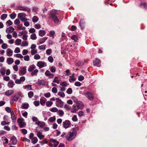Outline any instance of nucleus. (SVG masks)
<instances>
[{
  "label": "nucleus",
  "instance_id": "obj_21",
  "mask_svg": "<svg viewBox=\"0 0 147 147\" xmlns=\"http://www.w3.org/2000/svg\"><path fill=\"white\" fill-rule=\"evenodd\" d=\"M11 140L12 141V144L13 145H15L17 143V140L16 137L14 136H12L11 138Z\"/></svg>",
  "mask_w": 147,
  "mask_h": 147
},
{
  "label": "nucleus",
  "instance_id": "obj_54",
  "mask_svg": "<svg viewBox=\"0 0 147 147\" xmlns=\"http://www.w3.org/2000/svg\"><path fill=\"white\" fill-rule=\"evenodd\" d=\"M66 92L68 94H71L72 92V90L71 88H69L67 89Z\"/></svg>",
  "mask_w": 147,
  "mask_h": 147
},
{
  "label": "nucleus",
  "instance_id": "obj_47",
  "mask_svg": "<svg viewBox=\"0 0 147 147\" xmlns=\"http://www.w3.org/2000/svg\"><path fill=\"white\" fill-rule=\"evenodd\" d=\"M57 94L63 98L65 96L64 93L61 92H58Z\"/></svg>",
  "mask_w": 147,
  "mask_h": 147
},
{
  "label": "nucleus",
  "instance_id": "obj_40",
  "mask_svg": "<svg viewBox=\"0 0 147 147\" xmlns=\"http://www.w3.org/2000/svg\"><path fill=\"white\" fill-rule=\"evenodd\" d=\"M30 38L33 40H35L37 38L36 34L35 33H33L31 34L30 36Z\"/></svg>",
  "mask_w": 147,
  "mask_h": 147
},
{
  "label": "nucleus",
  "instance_id": "obj_9",
  "mask_svg": "<svg viewBox=\"0 0 147 147\" xmlns=\"http://www.w3.org/2000/svg\"><path fill=\"white\" fill-rule=\"evenodd\" d=\"M36 133L37 136L40 140L42 139L44 137V135L42 134V132L40 131H36Z\"/></svg>",
  "mask_w": 147,
  "mask_h": 147
},
{
  "label": "nucleus",
  "instance_id": "obj_19",
  "mask_svg": "<svg viewBox=\"0 0 147 147\" xmlns=\"http://www.w3.org/2000/svg\"><path fill=\"white\" fill-rule=\"evenodd\" d=\"M36 123L41 127H43L45 125V123L44 122L38 121L36 122Z\"/></svg>",
  "mask_w": 147,
  "mask_h": 147
},
{
  "label": "nucleus",
  "instance_id": "obj_24",
  "mask_svg": "<svg viewBox=\"0 0 147 147\" xmlns=\"http://www.w3.org/2000/svg\"><path fill=\"white\" fill-rule=\"evenodd\" d=\"M47 37H44L43 38L40 39L38 41L39 42L40 44H42L47 39Z\"/></svg>",
  "mask_w": 147,
  "mask_h": 147
},
{
  "label": "nucleus",
  "instance_id": "obj_51",
  "mask_svg": "<svg viewBox=\"0 0 147 147\" xmlns=\"http://www.w3.org/2000/svg\"><path fill=\"white\" fill-rule=\"evenodd\" d=\"M1 47L3 49H6L8 47V46L6 43H3L1 45Z\"/></svg>",
  "mask_w": 147,
  "mask_h": 147
},
{
  "label": "nucleus",
  "instance_id": "obj_6",
  "mask_svg": "<svg viewBox=\"0 0 147 147\" xmlns=\"http://www.w3.org/2000/svg\"><path fill=\"white\" fill-rule=\"evenodd\" d=\"M26 67L24 66L22 67V68L19 71V74L20 76L23 75H24L26 72Z\"/></svg>",
  "mask_w": 147,
  "mask_h": 147
},
{
  "label": "nucleus",
  "instance_id": "obj_59",
  "mask_svg": "<svg viewBox=\"0 0 147 147\" xmlns=\"http://www.w3.org/2000/svg\"><path fill=\"white\" fill-rule=\"evenodd\" d=\"M2 140H4L5 141V143L7 144L8 142V140L5 136L1 138Z\"/></svg>",
  "mask_w": 147,
  "mask_h": 147
},
{
  "label": "nucleus",
  "instance_id": "obj_5",
  "mask_svg": "<svg viewBox=\"0 0 147 147\" xmlns=\"http://www.w3.org/2000/svg\"><path fill=\"white\" fill-rule=\"evenodd\" d=\"M37 66H38L39 68H41L44 66H46L47 64L46 63L43 61H38L37 63Z\"/></svg>",
  "mask_w": 147,
  "mask_h": 147
},
{
  "label": "nucleus",
  "instance_id": "obj_14",
  "mask_svg": "<svg viewBox=\"0 0 147 147\" xmlns=\"http://www.w3.org/2000/svg\"><path fill=\"white\" fill-rule=\"evenodd\" d=\"M7 55L9 56H11L13 55V51L10 49L8 48L6 50Z\"/></svg>",
  "mask_w": 147,
  "mask_h": 147
},
{
  "label": "nucleus",
  "instance_id": "obj_27",
  "mask_svg": "<svg viewBox=\"0 0 147 147\" xmlns=\"http://www.w3.org/2000/svg\"><path fill=\"white\" fill-rule=\"evenodd\" d=\"M29 107L28 104H22L21 107V108L23 109H27Z\"/></svg>",
  "mask_w": 147,
  "mask_h": 147
},
{
  "label": "nucleus",
  "instance_id": "obj_35",
  "mask_svg": "<svg viewBox=\"0 0 147 147\" xmlns=\"http://www.w3.org/2000/svg\"><path fill=\"white\" fill-rule=\"evenodd\" d=\"M71 38L72 40H74L76 42H77L78 40V36L76 35H74L71 37Z\"/></svg>",
  "mask_w": 147,
  "mask_h": 147
},
{
  "label": "nucleus",
  "instance_id": "obj_48",
  "mask_svg": "<svg viewBox=\"0 0 147 147\" xmlns=\"http://www.w3.org/2000/svg\"><path fill=\"white\" fill-rule=\"evenodd\" d=\"M16 97H18V99L20 97H22V93L20 92H19L15 94Z\"/></svg>",
  "mask_w": 147,
  "mask_h": 147
},
{
  "label": "nucleus",
  "instance_id": "obj_32",
  "mask_svg": "<svg viewBox=\"0 0 147 147\" xmlns=\"http://www.w3.org/2000/svg\"><path fill=\"white\" fill-rule=\"evenodd\" d=\"M57 114L60 116L62 117L63 116L64 114L63 111L62 110H59L57 111Z\"/></svg>",
  "mask_w": 147,
  "mask_h": 147
},
{
  "label": "nucleus",
  "instance_id": "obj_61",
  "mask_svg": "<svg viewBox=\"0 0 147 147\" xmlns=\"http://www.w3.org/2000/svg\"><path fill=\"white\" fill-rule=\"evenodd\" d=\"M64 108L66 110H68L70 109L71 107H70V106L67 104H65L64 105Z\"/></svg>",
  "mask_w": 147,
  "mask_h": 147
},
{
  "label": "nucleus",
  "instance_id": "obj_57",
  "mask_svg": "<svg viewBox=\"0 0 147 147\" xmlns=\"http://www.w3.org/2000/svg\"><path fill=\"white\" fill-rule=\"evenodd\" d=\"M20 23V21L18 19H16L14 21V23L15 24L18 25Z\"/></svg>",
  "mask_w": 147,
  "mask_h": 147
},
{
  "label": "nucleus",
  "instance_id": "obj_44",
  "mask_svg": "<svg viewBox=\"0 0 147 147\" xmlns=\"http://www.w3.org/2000/svg\"><path fill=\"white\" fill-rule=\"evenodd\" d=\"M50 111L52 112H56L58 111V109L56 107H53L49 109Z\"/></svg>",
  "mask_w": 147,
  "mask_h": 147
},
{
  "label": "nucleus",
  "instance_id": "obj_45",
  "mask_svg": "<svg viewBox=\"0 0 147 147\" xmlns=\"http://www.w3.org/2000/svg\"><path fill=\"white\" fill-rule=\"evenodd\" d=\"M11 99H12V100H13V101H14L15 102L17 101L18 99V97H16L15 95H14L12 96Z\"/></svg>",
  "mask_w": 147,
  "mask_h": 147
},
{
  "label": "nucleus",
  "instance_id": "obj_53",
  "mask_svg": "<svg viewBox=\"0 0 147 147\" xmlns=\"http://www.w3.org/2000/svg\"><path fill=\"white\" fill-rule=\"evenodd\" d=\"M10 16L11 19H13L16 18V14L15 13H12L10 14Z\"/></svg>",
  "mask_w": 147,
  "mask_h": 147
},
{
  "label": "nucleus",
  "instance_id": "obj_20",
  "mask_svg": "<svg viewBox=\"0 0 147 147\" xmlns=\"http://www.w3.org/2000/svg\"><path fill=\"white\" fill-rule=\"evenodd\" d=\"M11 118L12 121L13 122H15L16 119V117L13 111L11 112Z\"/></svg>",
  "mask_w": 147,
  "mask_h": 147
},
{
  "label": "nucleus",
  "instance_id": "obj_37",
  "mask_svg": "<svg viewBox=\"0 0 147 147\" xmlns=\"http://www.w3.org/2000/svg\"><path fill=\"white\" fill-rule=\"evenodd\" d=\"M7 14H3L1 16V20H4L7 17Z\"/></svg>",
  "mask_w": 147,
  "mask_h": 147
},
{
  "label": "nucleus",
  "instance_id": "obj_49",
  "mask_svg": "<svg viewBox=\"0 0 147 147\" xmlns=\"http://www.w3.org/2000/svg\"><path fill=\"white\" fill-rule=\"evenodd\" d=\"M28 95L29 98H32L34 96L33 92L32 91L29 92L28 93Z\"/></svg>",
  "mask_w": 147,
  "mask_h": 147
},
{
  "label": "nucleus",
  "instance_id": "obj_62",
  "mask_svg": "<svg viewBox=\"0 0 147 147\" xmlns=\"http://www.w3.org/2000/svg\"><path fill=\"white\" fill-rule=\"evenodd\" d=\"M37 53V50L35 49L32 50L31 51V53L32 55H34L35 53Z\"/></svg>",
  "mask_w": 147,
  "mask_h": 147
},
{
  "label": "nucleus",
  "instance_id": "obj_52",
  "mask_svg": "<svg viewBox=\"0 0 147 147\" xmlns=\"http://www.w3.org/2000/svg\"><path fill=\"white\" fill-rule=\"evenodd\" d=\"M46 45H43L38 46V48L40 50L45 49Z\"/></svg>",
  "mask_w": 147,
  "mask_h": 147
},
{
  "label": "nucleus",
  "instance_id": "obj_36",
  "mask_svg": "<svg viewBox=\"0 0 147 147\" xmlns=\"http://www.w3.org/2000/svg\"><path fill=\"white\" fill-rule=\"evenodd\" d=\"M38 18L36 16H34L32 18V21L33 22L36 23L38 22Z\"/></svg>",
  "mask_w": 147,
  "mask_h": 147
},
{
  "label": "nucleus",
  "instance_id": "obj_2",
  "mask_svg": "<svg viewBox=\"0 0 147 147\" xmlns=\"http://www.w3.org/2000/svg\"><path fill=\"white\" fill-rule=\"evenodd\" d=\"M56 11H53L51 13L52 18L54 23H57L59 22V20L56 16Z\"/></svg>",
  "mask_w": 147,
  "mask_h": 147
},
{
  "label": "nucleus",
  "instance_id": "obj_41",
  "mask_svg": "<svg viewBox=\"0 0 147 147\" xmlns=\"http://www.w3.org/2000/svg\"><path fill=\"white\" fill-rule=\"evenodd\" d=\"M53 102L51 101H48L46 103V105L47 107H50L53 104Z\"/></svg>",
  "mask_w": 147,
  "mask_h": 147
},
{
  "label": "nucleus",
  "instance_id": "obj_3",
  "mask_svg": "<svg viewBox=\"0 0 147 147\" xmlns=\"http://www.w3.org/2000/svg\"><path fill=\"white\" fill-rule=\"evenodd\" d=\"M70 124L71 123L70 121L68 120H65L62 123L63 126L65 129L69 128Z\"/></svg>",
  "mask_w": 147,
  "mask_h": 147
},
{
  "label": "nucleus",
  "instance_id": "obj_25",
  "mask_svg": "<svg viewBox=\"0 0 147 147\" xmlns=\"http://www.w3.org/2000/svg\"><path fill=\"white\" fill-rule=\"evenodd\" d=\"M46 100V98L44 97L41 98L40 100V104L42 105H44L45 102Z\"/></svg>",
  "mask_w": 147,
  "mask_h": 147
},
{
  "label": "nucleus",
  "instance_id": "obj_12",
  "mask_svg": "<svg viewBox=\"0 0 147 147\" xmlns=\"http://www.w3.org/2000/svg\"><path fill=\"white\" fill-rule=\"evenodd\" d=\"M36 68V67L35 65L34 64H33L29 66L28 71L29 72H32Z\"/></svg>",
  "mask_w": 147,
  "mask_h": 147
},
{
  "label": "nucleus",
  "instance_id": "obj_7",
  "mask_svg": "<svg viewBox=\"0 0 147 147\" xmlns=\"http://www.w3.org/2000/svg\"><path fill=\"white\" fill-rule=\"evenodd\" d=\"M85 96L90 100H92L94 98V97L92 94L90 92H86L85 94Z\"/></svg>",
  "mask_w": 147,
  "mask_h": 147
},
{
  "label": "nucleus",
  "instance_id": "obj_33",
  "mask_svg": "<svg viewBox=\"0 0 147 147\" xmlns=\"http://www.w3.org/2000/svg\"><path fill=\"white\" fill-rule=\"evenodd\" d=\"M31 142L33 144H35L38 141V139L36 137H33L32 139Z\"/></svg>",
  "mask_w": 147,
  "mask_h": 147
},
{
  "label": "nucleus",
  "instance_id": "obj_11",
  "mask_svg": "<svg viewBox=\"0 0 147 147\" xmlns=\"http://www.w3.org/2000/svg\"><path fill=\"white\" fill-rule=\"evenodd\" d=\"M18 8L19 10L27 11L28 13L30 12V9L27 7H24L22 6H18Z\"/></svg>",
  "mask_w": 147,
  "mask_h": 147
},
{
  "label": "nucleus",
  "instance_id": "obj_22",
  "mask_svg": "<svg viewBox=\"0 0 147 147\" xmlns=\"http://www.w3.org/2000/svg\"><path fill=\"white\" fill-rule=\"evenodd\" d=\"M46 32L45 30H40L38 32V35L40 36H43L45 35Z\"/></svg>",
  "mask_w": 147,
  "mask_h": 147
},
{
  "label": "nucleus",
  "instance_id": "obj_8",
  "mask_svg": "<svg viewBox=\"0 0 147 147\" xmlns=\"http://www.w3.org/2000/svg\"><path fill=\"white\" fill-rule=\"evenodd\" d=\"M49 141L53 143V146L54 147H57L59 144V142L58 141L53 138L50 139Z\"/></svg>",
  "mask_w": 147,
  "mask_h": 147
},
{
  "label": "nucleus",
  "instance_id": "obj_15",
  "mask_svg": "<svg viewBox=\"0 0 147 147\" xmlns=\"http://www.w3.org/2000/svg\"><path fill=\"white\" fill-rule=\"evenodd\" d=\"M15 84L13 81L12 80H10L8 82L7 86L9 88H12Z\"/></svg>",
  "mask_w": 147,
  "mask_h": 147
},
{
  "label": "nucleus",
  "instance_id": "obj_60",
  "mask_svg": "<svg viewBox=\"0 0 147 147\" xmlns=\"http://www.w3.org/2000/svg\"><path fill=\"white\" fill-rule=\"evenodd\" d=\"M52 92L54 93H56L57 92V88L55 87H53L52 89Z\"/></svg>",
  "mask_w": 147,
  "mask_h": 147
},
{
  "label": "nucleus",
  "instance_id": "obj_18",
  "mask_svg": "<svg viewBox=\"0 0 147 147\" xmlns=\"http://www.w3.org/2000/svg\"><path fill=\"white\" fill-rule=\"evenodd\" d=\"M14 93V91L13 90H9L7 91L5 93V94L7 96H10L13 94Z\"/></svg>",
  "mask_w": 147,
  "mask_h": 147
},
{
  "label": "nucleus",
  "instance_id": "obj_46",
  "mask_svg": "<svg viewBox=\"0 0 147 147\" xmlns=\"http://www.w3.org/2000/svg\"><path fill=\"white\" fill-rule=\"evenodd\" d=\"M53 82L59 84V80H58L57 77H55Z\"/></svg>",
  "mask_w": 147,
  "mask_h": 147
},
{
  "label": "nucleus",
  "instance_id": "obj_13",
  "mask_svg": "<svg viewBox=\"0 0 147 147\" xmlns=\"http://www.w3.org/2000/svg\"><path fill=\"white\" fill-rule=\"evenodd\" d=\"M38 85L45 86L46 84V81L44 80H38L37 82Z\"/></svg>",
  "mask_w": 147,
  "mask_h": 147
},
{
  "label": "nucleus",
  "instance_id": "obj_28",
  "mask_svg": "<svg viewBox=\"0 0 147 147\" xmlns=\"http://www.w3.org/2000/svg\"><path fill=\"white\" fill-rule=\"evenodd\" d=\"M5 67H2L0 69V73L3 76L5 75Z\"/></svg>",
  "mask_w": 147,
  "mask_h": 147
},
{
  "label": "nucleus",
  "instance_id": "obj_31",
  "mask_svg": "<svg viewBox=\"0 0 147 147\" xmlns=\"http://www.w3.org/2000/svg\"><path fill=\"white\" fill-rule=\"evenodd\" d=\"M5 110L8 113H11V112H13V109L11 107H7L5 108Z\"/></svg>",
  "mask_w": 147,
  "mask_h": 147
},
{
  "label": "nucleus",
  "instance_id": "obj_42",
  "mask_svg": "<svg viewBox=\"0 0 147 147\" xmlns=\"http://www.w3.org/2000/svg\"><path fill=\"white\" fill-rule=\"evenodd\" d=\"M50 71L51 72L54 73L56 70V68L55 66H52L50 68Z\"/></svg>",
  "mask_w": 147,
  "mask_h": 147
},
{
  "label": "nucleus",
  "instance_id": "obj_30",
  "mask_svg": "<svg viewBox=\"0 0 147 147\" xmlns=\"http://www.w3.org/2000/svg\"><path fill=\"white\" fill-rule=\"evenodd\" d=\"M24 89L28 90H32V85H25L24 87Z\"/></svg>",
  "mask_w": 147,
  "mask_h": 147
},
{
  "label": "nucleus",
  "instance_id": "obj_55",
  "mask_svg": "<svg viewBox=\"0 0 147 147\" xmlns=\"http://www.w3.org/2000/svg\"><path fill=\"white\" fill-rule=\"evenodd\" d=\"M40 58V56L38 54H35L34 56V59L36 60L39 59Z\"/></svg>",
  "mask_w": 147,
  "mask_h": 147
},
{
  "label": "nucleus",
  "instance_id": "obj_34",
  "mask_svg": "<svg viewBox=\"0 0 147 147\" xmlns=\"http://www.w3.org/2000/svg\"><path fill=\"white\" fill-rule=\"evenodd\" d=\"M21 41L22 40L18 38L16 39L15 41V45H20Z\"/></svg>",
  "mask_w": 147,
  "mask_h": 147
},
{
  "label": "nucleus",
  "instance_id": "obj_17",
  "mask_svg": "<svg viewBox=\"0 0 147 147\" xmlns=\"http://www.w3.org/2000/svg\"><path fill=\"white\" fill-rule=\"evenodd\" d=\"M14 29L12 27H9L6 30V32L8 33H11L14 31Z\"/></svg>",
  "mask_w": 147,
  "mask_h": 147
},
{
  "label": "nucleus",
  "instance_id": "obj_29",
  "mask_svg": "<svg viewBox=\"0 0 147 147\" xmlns=\"http://www.w3.org/2000/svg\"><path fill=\"white\" fill-rule=\"evenodd\" d=\"M38 72V69H35L31 72V75L32 76H36Z\"/></svg>",
  "mask_w": 147,
  "mask_h": 147
},
{
  "label": "nucleus",
  "instance_id": "obj_50",
  "mask_svg": "<svg viewBox=\"0 0 147 147\" xmlns=\"http://www.w3.org/2000/svg\"><path fill=\"white\" fill-rule=\"evenodd\" d=\"M49 120L50 122H53L55 120V116H54L53 117H51L49 119Z\"/></svg>",
  "mask_w": 147,
  "mask_h": 147
},
{
  "label": "nucleus",
  "instance_id": "obj_64",
  "mask_svg": "<svg viewBox=\"0 0 147 147\" xmlns=\"http://www.w3.org/2000/svg\"><path fill=\"white\" fill-rule=\"evenodd\" d=\"M13 24V22L10 20H9L6 22V24H8V26L11 25Z\"/></svg>",
  "mask_w": 147,
  "mask_h": 147
},
{
  "label": "nucleus",
  "instance_id": "obj_56",
  "mask_svg": "<svg viewBox=\"0 0 147 147\" xmlns=\"http://www.w3.org/2000/svg\"><path fill=\"white\" fill-rule=\"evenodd\" d=\"M60 85L63 86H68V84L65 82H61L60 83Z\"/></svg>",
  "mask_w": 147,
  "mask_h": 147
},
{
  "label": "nucleus",
  "instance_id": "obj_58",
  "mask_svg": "<svg viewBox=\"0 0 147 147\" xmlns=\"http://www.w3.org/2000/svg\"><path fill=\"white\" fill-rule=\"evenodd\" d=\"M48 60L49 62L52 63L53 62V59L52 56H49L48 57Z\"/></svg>",
  "mask_w": 147,
  "mask_h": 147
},
{
  "label": "nucleus",
  "instance_id": "obj_43",
  "mask_svg": "<svg viewBox=\"0 0 147 147\" xmlns=\"http://www.w3.org/2000/svg\"><path fill=\"white\" fill-rule=\"evenodd\" d=\"M26 126V123L24 122H23L19 124V127L20 128H22Z\"/></svg>",
  "mask_w": 147,
  "mask_h": 147
},
{
  "label": "nucleus",
  "instance_id": "obj_63",
  "mask_svg": "<svg viewBox=\"0 0 147 147\" xmlns=\"http://www.w3.org/2000/svg\"><path fill=\"white\" fill-rule=\"evenodd\" d=\"M35 106L37 107L39 105V102L37 100L33 102Z\"/></svg>",
  "mask_w": 147,
  "mask_h": 147
},
{
  "label": "nucleus",
  "instance_id": "obj_26",
  "mask_svg": "<svg viewBox=\"0 0 147 147\" xmlns=\"http://www.w3.org/2000/svg\"><path fill=\"white\" fill-rule=\"evenodd\" d=\"M26 16V14L24 13H19L18 14V17L19 19H21L22 18L25 17Z\"/></svg>",
  "mask_w": 147,
  "mask_h": 147
},
{
  "label": "nucleus",
  "instance_id": "obj_16",
  "mask_svg": "<svg viewBox=\"0 0 147 147\" xmlns=\"http://www.w3.org/2000/svg\"><path fill=\"white\" fill-rule=\"evenodd\" d=\"M76 105L79 109H82L83 108L82 102L81 101H78L76 103Z\"/></svg>",
  "mask_w": 147,
  "mask_h": 147
},
{
  "label": "nucleus",
  "instance_id": "obj_38",
  "mask_svg": "<svg viewBox=\"0 0 147 147\" xmlns=\"http://www.w3.org/2000/svg\"><path fill=\"white\" fill-rule=\"evenodd\" d=\"M28 42L26 41H23L22 42L21 46L22 47L27 46L28 45Z\"/></svg>",
  "mask_w": 147,
  "mask_h": 147
},
{
  "label": "nucleus",
  "instance_id": "obj_4",
  "mask_svg": "<svg viewBox=\"0 0 147 147\" xmlns=\"http://www.w3.org/2000/svg\"><path fill=\"white\" fill-rule=\"evenodd\" d=\"M56 106L58 107L62 108L63 106V102L62 100L59 99V98H57L56 99Z\"/></svg>",
  "mask_w": 147,
  "mask_h": 147
},
{
  "label": "nucleus",
  "instance_id": "obj_1",
  "mask_svg": "<svg viewBox=\"0 0 147 147\" xmlns=\"http://www.w3.org/2000/svg\"><path fill=\"white\" fill-rule=\"evenodd\" d=\"M77 135V132L75 128H73L72 131L67 133L65 137L67 140L71 141L75 139Z\"/></svg>",
  "mask_w": 147,
  "mask_h": 147
},
{
  "label": "nucleus",
  "instance_id": "obj_23",
  "mask_svg": "<svg viewBox=\"0 0 147 147\" xmlns=\"http://www.w3.org/2000/svg\"><path fill=\"white\" fill-rule=\"evenodd\" d=\"M7 62L9 65L12 64L13 62V59L12 58H8L7 59Z\"/></svg>",
  "mask_w": 147,
  "mask_h": 147
},
{
  "label": "nucleus",
  "instance_id": "obj_10",
  "mask_svg": "<svg viewBox=\"0 0 147 147\" xmlns=\"http://www.w3.org/2000/svg\"><path fill=\"white\" fill-rule=\"evenodd\" d=\"M93 63L95 65L98 67H100L101 63L100 60L96 58L95 60L94 61Z\"/></svg>",
  "mask_w": 147,
  "mask_h": 147
},
{
  "label": "nucleus",
  "instance_id": "obj_39",
  "mask_svg": "<svg viewBox=\"0 0 147 147\" xmlns=\"http://www.w3.org/2000/svg\"><path fill=\"white\" fill-rule=\"evenodd\" d=\"M84 22L83 19H81L79 22V24L80 27H81V29H82L83 28L82 27V26H83L84 24Z\"/></svg>",
  "mask_w": 147,
  "mask_h": 147
}]
</instances>
